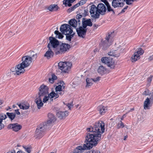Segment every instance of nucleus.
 Instances as JSON below:
<instances>
[{
	"instance_id": "864d4df0",
	"label": "nucleus",
	"mask_w": 153,
	"mask_h": 153,
	"mask_svg": "<svg viewBox=\"0 0 153 153\" xmlns=\"http://www.w3.org/2000/svg\"><path fill=\"white\" fill-rule=\"evenodd\" d=\"M26 151L28 153H30L31 151L30 149L28 147L25 148Z\"/></svg>"
},
{
	"instance_id": "393cba45",
	"label": "nucleus",
	"mask_w": 153,
	"mask_h": 153,
	"mask_svg": "<svg viewBox=\"0 0 153 153\" xmlns=\"http://www.w3.org/2000/svg\"><path fill=\"white\" fill-rule=\"evenodd\" d=\"M68 111H66L64 112L59 111L56 114L57 116L60 119H62L68 115Z\"/></svg>"
},
{
	"instance_id": "0eeeda50",
	"label": "nucleus",
	"mask_w": 153,
	"mask_h": 153,
	"mask_svg": "<svg viewBox=\"0 0 153 153\" xmlns=\"http://www.w3.org/2000/svg\"><path fill=\"white\" fill-rule=\"evenodd\" d=\"M70 48V45L68 44L62 43L59 46L55 53L57 55L61 54L65 52Z\"/></svg>"
},
{
	"instance_id": "680f3d73",
	"label": "nucleus",
	"mask_w": 153,
	"mask_h": 153,
	"mask_svg": "<svg viewBox=\"0 0 153 153\" xmlns=\"http://www.w3.org/2000/svg\"><path fill=\"white\" fill-rule=\"evenodd\" d=\"M127 137H128L126 135V136H125L124 137V140H126V138H127Z\"/></svg>"
},
{
	"instance_id": "9b49d317",
	"label": "nucleus",
	"mask_w": 153,
	"mask_h": 153,
	"mask_svg": "<svg viewBox=\"0 0 153 153\" xmlns=\"http://www.w3.org/2000/svg\"><path fill=\"white\" fill-rule=\"evenodd\" d=\"M19 64H18L15 67L12 68L10 70V74H16L17 75H19L21 73H24L25 72V70L23 69L22 67H20Z\"/></svg>"
},
{
	"instance_id": "f704fd0d",
	"label": "nucleus",
	"mask_w": 153,
	"mask_h": 153,
	"mask_svg": "<svg viewBox=\"0 0 153 153\" xmlns=\"http://www.w3.org/2000/svg\"><path fill=\"white\" fill-rule=\"evenodd\" d=\"M75 0H64L63 3L66 6L70 7L71 6V3L73 2Z\"/></svg>"
},
{
	"instance_id": "7c9ffc66",
	"label": "nucleus",
	"mask_w": 153,
	"mask_h": 153,
	"mask_svg": "<svg viewBox=\"0 0 153 153\" xmlns=\"http://www.w3.org/2000/svg\"><path fill=\"white\" fill-rule=\"evenodd\" d=\"M50 97V102L53 101V98L54 99L58 98L59 97L58 94L54 92H52L49 94Z\"/></svg>"
},
{
	"instance_id": "a18cd8bd",
	"label": "nucleus",
	"mask_w": 153,
	"mask_h": 153,
	"mask_svg": "<svg viewBox=\"0 0 153 153\" xmlns=\"http://www.w3.org/2000/svg\"><path fill=\"white\" fill-rule=\"evenodd\" d=\"M150 93L149 90L148 89H146L142 93V94L146 96L149 95Z\"/></svg>"
},
{
	"instance_id": "a211bd4d",
	"label": "nucleus",
	"mask_w": 153,
	"mask_h": 153,
	"mask_svg": "<svg viewBox=\"0 0 153 153\" xmlns=\"http://www.w3.org/2000/svg\"><path fill=\"white\" fill-rule=\"evenodd\" d=\"M22 127V126L18 123L10 124L8 126V128L12 129L13 131H18L21 129Z\"/></svg>"
},
{
	"instance_id": "69168bd1",
	"label": "nucleus",
	"mask_w": 153,
	"mask_h": 153,
	"mask_svg": "<svg viewBox=\"0 0 153 153\" xmlns=\"http://www.w3.org/2000/svg\"><path fill=\"white\" fill-rule=\"evenodd\" d=\"M78 105H76V108H77V107H78Z\"/></svg>"
},
{
	"instance_id": "a878e982",
	"label": "nucleus",
	"mask_w": 153,
	"mask_h": 153,
	"mask_svg": "<svg viewBox=\"0 0 153 153\" xmlns=\"http://www.w3.org/2000/svg\"><path fill=\"white\" fill-rule=\"evenodd\" d=\"M47 124H46L45 122L41 124L37 128V129H39L44 131L51 127L50 126H47Z\"/></svg>"
},
{
	"instance_id": "aec40b11",
	"label": "nucleus",
	"mask_w": 153,
	"mask_h": 153,
	"mask_svg": "<svg viewBox=\"0 0 153 153\" xmlns=\"http://www.w3.org/2000/svg\"><path fill=\"white\" fill-rule=\"evenodd\" d=\"M46 9L51 12L57 11L59 9L58 6L56 4H51L45 7Z\"/></svg>"
},
{
	"instance_id": "9d476101",
	"label": "nucleus",
	"mask_w": 153,
	"mask_h": 153,
	"mask_svg": "<svg viewBox=\"0 0 153 153\" xmlns=\"http://www.w3.org/2000/svg\"><path fill=\"white\" fill-rule=\"evenodd\" d=\"M144 51L141 48H139L137 51L135 52L131 56V60L133 62H135L136 61L140 59V56L142 55Z\"/></svg>"
},
{
	"instance_id": "f3484780",
	"label": "nucleus",
	"mask_w": 153,
	"mask_h": 153,
	"mask_svg": "<svg viewBox=\"0 0 153 153\" xmlns=\"http://www.w3.org/2000/svg\"><path fill=\"white\" fill-rule=\"evenodd\" d=\"M65 87L64 82L63 81H61L60 82V84L57 86L55 88L56 91L58 94H59L60 95L63 94V91L62 92H60L64 89Z\"/></svg>"
},
{
	"instance_id": "5fc2aeb1",
	"label": "nucleus",
	"mask_w": 153,
	"mask_h": 153,
	"mask_svg": "<svg viewBox=\"0 0 153 153\" xmlns=\"http://www.w3.org/2000/svg\"><path fill=\"white\" fill-rule=\"evenodd\" d=\"M82 17L81 15H77L76 16V18L77 19V21H78V20H79V19L81 18Z\"/></svg>"
},
{
	"instance_id": "423d86ee",
	"label": "nucleus",
	"mask_w": 153,
	"mask_h": 153,
	"mask_svg": "<svg viewBox=\"0 0 153 153\" xmlns=\"http://www.w3.org/2000/svg\"><path fill=\"white\" fill-rule=\"evenodd\" d=\"M101 61L111 69H114L115 67L114 62L111 58L104 57L101 58Z\"/></svg>"
},
{
	"instance_id": "e433bc0d",
	"label": "nucleus",
	"mask_w": 153,
	"mask_h": 153,
	"mask_svg": "<svg viewBox=\"0 0 153 153\" xmlns=\"http://www.w3.org/2000/svg\"><path fill=\"white\" fill-rule=\"evenodd\" d=\"M43 98V102L44 103L46 102L48 100H50V97L49 94H48L45 95L42 97Z\"/></svg>"
},
{
	"instance_id": "412c9836",
	"label": "nucleus",
	"mask_w": 153,
	"mask_h": 153,
	"mask_svg": "<svg viewBox=\"0 0 153 153\" xmlns=\"http://www.w3.org/2000/svg\"><path fill=\"white\" fill-rule=\"evenodd\" d=\"M69 23L71 27L76 28L78 25L79 26L80 25V20L77 21L75 19H71L69 21Z\"/></svg>"
},
{
	"instance_id": "e2e57ef3",
	"label": "nucleus",
	"mask_w": 153,
	"mask_h": 153,
	"mask_svg": "<svg viewBox=\"0 0 153 153\" xmlns=\"http://www.w3.org/2000/svg\"><path fill=\"white\" fill-rule=\"evenodd\" d=\"M3 103V102L2 101L0 100V105H1Z\"/></svg>"
},
{
	"instance_id": "72a5a7b5",
	"label": "nucleus",
	"mask_w": 153,
	"mask_h": 153,
	"mask_svg": "<svg viewBox=\"0 0 153 153\" xmlns=\"http://www.w3.org/2000/svg\"><path fill=\"white\" fill-rule=\"evenodd\" d=\"M108 55L111 56H114L115 57H118L120 56V54L118 52L115 50L113 51H110L108 53Z\"/></svg>"
},
{
	"instance_id": "a19ab883",
	"label": "nucleus",
	"mask_w": 153,
	"mask_h": 153,
	"mask_svg": "<svg viewBox=\"0 0 153 153\" xmlns=\"http://www.w3.org/2000/svg\"><path fill=\"white\" fill-rule=\"evenodd\" d=\"M6 114L9 118L11 120L13 119L15 117V114L13 113L7 112Z\"/></svg>"
},
{
	"instance_id": "5701e85b",
	"label": "nucleus",
	"mask_w": 153,
	"mask_h": 153,
	"mask_svg": "<svg viewBox=\"0 0 153 153\" xmlns=\"http://www.w3.org/2000/svg\"><path fill=\"white\" fill-rule=\"evenodd\" d=\"M35 137L38 139L42 138L44 135L45 131L36 128V131Z\"/></svg>"
},
{
	"instance_id": "f8f14e48",
	"label": "nucleus",
	"mask_w": 153,
	"mask_h": 153,
	"mask_svg": "<svg viewBox=\"0 0 153 153\" xmlns=\"http://www.w3.org/2000/svg\"><path fill=\"white\" fill-rule=\"evenodd\" d=\"M48 86L44 85H42L39 88L38 96L42 97L45 95L48 94Z\"/></svg>"
},
{
	"instance_id": "c756f323",
	"label": "nucleus",
	"mask_w": 153,
	"mask_h": 153,
	"mask_svg": "<svg viewBox=\"0 0 153 153\" xmlns=\"http://www.w3.org/2000/svg\"><path fill=\"white\" fill-rule=\"evenodd\" d=\"M49 50L45 54V56L48 59H49L50 58L53 57L54 53L53 49L51 48H48Z\"/></svg>"
},
{
	"instance_id": "13d9d810",
	"label": "nucleus",
	"mask_w": 153,
	"mask_h": 153,
	"mask_svg": "<svg viewBox=\"0 0 153 153\" xmlns=\"http://www.w3.org/2000/svg\"><path fill=\"white\" fill-rule=\"evenodd\" d=\"M148 59L150 61L152 60L153 59V55L150 56L149 57Z\"/></svg>"
},
{
	"instance_id": "6e6d98bb",
	"label": "nucleus",
	"mask_w": 153,
	"mask_h": 153,
	"mask_svg": "<svg viewBox=\"0 0 153 153\" xmlns=\"http://www.w3.org/2000/svg\"><path fill=\"white\" fill-rule=\"evenodd\" d=\"M128 7V6H127L124 8L121 11V13H123L125 12V10H126Z\"/></svg>"
},
{
	"instance_id": "bf43d9fd",
	"label": "nucleus",
	"mask_w": 153,
	"mask_h": 153,
	"mask_svg": "<svg viewBox=\"0 0 153 153\" xmlns=\"http://www.w3.org/2000/svg\"><path fill=\"white\" fill-rule=\"evenodd\" d=\"M126 115L125 114H124L122 117L121 119V120H123V119L125 117H126Z\"/></svg>"
},
{
	"instance_id": "de8ad7c7",
	"label": "nucleus",
	"mask_w": 153,
	"mask_h": 153,
	"mask_svg": "<svg viewBox=\"0 0 153 153\" xmlns=\"http://www.w3.org/2000/svg\"><path fill=\"white\" fill-rule=\"evenodd\" d=\"M80 5L79 3L77 4H75L74 6L71 7L70 9L71 10V11H72L74 10V9L76 7H78Z\"/></svg>"
},
{
	"instance_id": "58836bf2",
	"label": "nucleus",
	"mask_w": 153,
	"mask_h": 153,
	"mask_svg": "<svg viewBox=\"0 0 153 153\" xmlns=\"http://www.w3.org/2000/svg\"><path fill=\"white\" fill-rule=\"evenodd\" d=\"M105 4L107 7L108 11L109 12L111 11L113 13H115L113 9L111 8L109 3L106 1Z\"/></svg>"
},
{
	"instance_id": "6ab92c4d",
	"label": "nucleus",
	"mask_w": 153,
	"mask_h": 153,
	"mask_svg": "<svg viewBox=\"0 0 153 153\" xmlns=\"http://www.w3.org/2000/svg\"><path fill=\"white\" fill-rule=\"evenodd\" d=\"M110 35H108L106 37V40L103 43V48L104 50L106 49L112 44V41L110 40Z\"/></svg>"
},
{
	"instance_id": "052dcab7",
	"label": "nucleus",
	"mask_w": 153,
	"mask_h": 153,
	"mask_svg": "<svg viewBox=\"0 0 153 153\" xmlns=\"http://www.w3.org/2000/svg\"><path fill=\"white\" fill-rule=\"evenodd\" d=\"M93 27H94V28L95 29H96L97 27L96 26V25L95 24H94L93 25Z\"/></svg>"
},
{
	"instance_id": "774afa93",
	"label": "nucleus",
	"mask_w": 153,
	"mask_h": 153,
	"mask_svg": "<svg viewBox=\"0 0 153 153\" xmlns=\"http://www.w3.org/2000/svg\"><path fill=\"white\" fill-rule=\"evenodd\" d=\"M51 153H54V152H51Z\"/></svg>"
},
{
	"instance_id": "1a4fd4ad",
	"label": "nucleus",
	"mask_w": 153,
	"mask_h": 153,
	"mask_svg": "<svg viewBox=\"0 0 153 153\" xmlns=\"http://www.w3.org/2000/svg\"><path fill=\"white\" fill-rule=\"evenodd\" d=\"M89 12L91 17L98 19L99 18L100 14L98 12L97 8L94 4H92L90 7Z\"/></svg>"
},
{
	"instance_id": "473e14b6",
	"label": "nucleus",
	"mask_w": 153,
	"mask_h": 153,
	"mask_svg": "<svg viewBox=\"0 0 153 153\" xmlns=\"http://www.w3.org/2000/svg\"><path fill=\"white\" fill-rule=\"evenodd\" d=\"M7 117L4 114H0V130L4 127V125L2 123V120L5 119Z\"/></svg>"
},
{
	"instance_id": "c03bdc74",
	"label": "nucleus",
	"mask_w": 153,
	"mask_h": 153,
	"mask_svg": "<svg viewBox=\"0 0 153 153\" xmlns=\"http://www.w3.org/2000/svg\"><path fill=\"white\" fill-rule=\"evenodd\" d=\"M147 98H148L149 100L153 103V92L150 93Z\"/></svg>"
},
{
	"instance_id": "bb28decb",
	"label": "nucleus",
	"mask_w": 153,
	"mask_h": 153,
	"mask_svg": "<svg viewBox=\"0 0 153 153\" xmlns=\"http://www.w3.org/2000/svg\"><path fill=\"white\" fill-rule=\"evenodd\" d=\"M82 26L83 27L86 28L87 26H92V24L91 20L90 19H88L86 20H83L84 19H82Z\"/></svg>"
},
{
	"instance_id": "37998d69",
	"label": "nucleus",
	"mask_w": 153,
	"mask_h": 153,
	"mask_svg": "<svg viewBox=\"0 0 153 153\" xmlns=\"http://www.w3.org/2000/svg\"><path fill=\"white\" fill-rule=\"evenodd\" d=\"M124 127V125L123 123L121 121H120L118 123L117 125V128L118 129L121 128H123Z\"/></svg>"
},
{
	"instance_id": "4be33fe9",
	"label": "nucleus",
	"mask_w": 153,
	"mask_h": 153,
	"mask_svg": "<svg viewBox=\"0 0 153 153\" xmlns=\"http://www.w3.org/2000/svg\"><path fill=\"white\" fill-rule=\"evenodd\" d=\"M153 102L149 100L148 98H146L144 101V108L145 110L149 109L152 106Z\"/></svg>"
},
{
	"instance_id": "0e129e2a",
	"label": "nucleus",
	"mask_w": 153,
	"mask_h": 153,
	"mask_svg": "<svg viewBox=\"0 0 153 153\" xmlns=\"http://www.w3.org/2000/svg\"><path fill=\"white\" fill-rule=\"evenodd\" d=\"M131 110H134V109H133V108H132V109H131V110H130V111H129V112H130L131 111Z\"/></svg>"
},
{
	"instance_id": "603ef678",
	"label": "nucleus",
	"mask_w": 153,
	"mask_h": 153,
	"mask_svg": "<svg viewBox=\"0 0 153 153\" xmlns=\"http://www.w3.org/2000/svg\"><path fill=\"white\" fill-rule=\"evenodd\" d=\"M86 1V0H81L79 3L80 5H82L85 3Z\"/></svg>"
},
{
	"instance_id": "4d7b16f0",
	"label": "nucleus",
	"mask_w": 153,
	"mask_h": 153,
	"mask_svg": "<svg viewBox=\"0 0 153 153\" xmlns=\"http://www.w3.org/2000/svg\"><path fill=\"white\" fill-rule=\"evenodd\" d=\"M15 112L18 115H19L20 114V112L19 111V109L15 110Z\"/></svg>"
},
{
	"instance_id": "79ce46f5",
	"label": "nucleus",
	"mask_w": 153,
	"mask_h": 153,
	"mask_svg": "<svg viewBox=\"0 0 153 153\" xmlns=\"http://www.w3.org/2000/svg\"><path fill=\"white\" fill-rule=\"evenodd\" d=\"M57 79V77L54 74L52 75V77L49 79V82L51 83H53L54 82V80Z\"/></svg>"
},
{
	"instance_id": "338daca9",
	"label": "nucleus",
	"mask_w": 153,
	"mask_h": 153,
	"mask_svg": "<svg viewBox=\"0 0 153 153\" xmlns=\"http://www.w3.org/2000/svg\"><path fill=\"white\" fill-rule=\"evenodd\" d=\"M14 106H15V105H13V107H14Z\"/></svg>"
},
{
	"instance_id": "39448f33",
	"label": "nucleus",
	"mask_w": 153,
	"mask_h": 153,
	"mask_svg": "<svg viewBox=\"0 0 153 153\" xmlns=\"http://www.w3.org/2000/svg\"><path fill=\"white\" fill-rule=\"evenodd\" d=\"M50 42L48 45V48H51L55 53L59 46V42L55 38L50 37L49 38Z\"/></svg>"
},
{
	"instance_id": "dca6fc26",
	"label": "nucleus",
	"mask_w": 153,
	"mask_h": 153,
	"mask_svg": "<svg viewBox=\"0 0 153 153\" xmlns=\"http://www.w3.org/2000/svg\"><path fill=\"white\" fill-rule=\"evenodd\" d=\"M97 7L100 15H103L105 14L106 11V8L104 4L100 3L98 5Z\"/></svg>"
},
{
	"instance_id": "6e6552de",
	"label": "nucleus",
	"mask_w": 153,
	"mask_h": 153,
	"mask_svg": "<svg viewBox=\"0 0 153 153\" xmlns=\"http://www.w3.org/2000/svg\"><path fill=\"white\" fill-rule=\"evenodd\" d=\"M60 30L62 34L65 35H69L73 32L71 26L67 24L62 25Z\"/></svg>"
},
{
	"instance_id": "c85d7f7f",
	"label": "nucleus",
	"mask_w": 153,
	"mask_h": 153,
	"mask_svg": "<svg viewBox=\"0 0 153 153\" xmlns=\"http://www.w3.org/2000/svg\"><path fill=\"white\" fill-rule=\"evenodd\" d=\"M97 109L101 114H104L107 111V108L102 105H100L97 107Z\"/></svg>"
},
{
	"instance_id": "49530a36",
	"label": "nucleus",
	"mask_w": 153,
	"mask_h": 153,
	"mask_svg": "<svg viewBox=\"0 0 153 153\" xmlns=\"http://www.w3.org/2000/svg\"><path fill=\"white\" fill-rule=\"evenodd\" d=\"M101 79V77L99 76H97L96 78L93 79V82H97L99 81Z\"/></svg>"
},
{
	"instance_id": "2f4dec72",
	"label": "nucleus",
	"mask_w": 153,
	"mask_h": 153,
	"mask_svg": "<svg viewBox=\"0 0 153 153\" xmlns=\"http://www.w3.org/2000/svg\"><path fill=\"white\" fill-rule=\"evenodd\" d=\"M98 72L101 74H103L106 72V68L102 66H99L97 69Z\"/></svg>"
},
{
	"instance_id": "7ed1b4c3",
	"label": "nucleus",
	"mask_w": 153,
	"mask_h": 153,
	"mask_svg": "<svg viewBox=\"0 0 153 153\" xmlns=\"http://www.w3.org/2000/svg\"><path fill=\"white\" fill-rule=\"evenodd\" d=\"M36 54L33 55L32 56L28 55L23 56L22 58V62L19 64L20 67H21L23 69H25V68L28 66L32 61L36 59Z\"/></svg>"
},
{
	"instance_id": "c9c22d12",
	"label": "nucleus",
	"mask_w": 153,
	"mask_h": 153,
	"mask_svg": "<svg viewBox=\"0 0 153 153\" xmlns=\"http://www.w3.org/2000/svg\"><path fill=\"white\" fill-rule=\"evenodd\" d=\"M86 82L87 83L86 87H89L92 85L93 84V79L87 78L86 79Z\"/></svg>"
},
{
	"instance_id": "3c124183",
	"label": "nucleus",
	"mask_w": 153,
	"mask_h": 153,
	"mask_svg": "<svg viewBox=\"0 0 153 153\" xmlns=\"http://www.w3.org/2000/svg\"><path fill=\"white\" fill-rule=\"evenodd\" d=\"M153 76H150L147 79V82L148 83H150L152 81V78Z\"/></svg>"
},
{
	"instance_id": "b1692460",
	"label": "nucleus",
	"mask_w": 153,
	"mask_h": 153,
	"mask_svg": "<svg viewBox=\"0 0 153 153\" xmlns=\"http://www.w3.org/2000/svg\"><path fill=\"white\" fill-rule=\"evenodd\" d=\"M42 97H38L36 99L35 101L37 105V108L39 109H40L43 105V101L42 102Z\"/></svg>"
},
{
	"instance_id": "8fccbe9b",
	"label": "nucleus",
	"mask_w": 153,
	"mask_h": 153,
	"mask_svg": "<svg viewBox=\"0 0 153 153\" xmlns=\"http://www.w3.org/2000/svg\"><path fill=\"white\" fill-rule=\"evenodd\" d=\"M66 105L67 106H68V108H69V109H71L72 107H73V105L72 103H68L67 104H66Z\"/></svg>"
},
{
	"instance_id": "f257e3e1",
	"label": "nucleus",
	"mask_w": 153,
	"mask_h": 153,
	"mask_svg": "<svg viewBox=\"0 0 153 153\" xmlns=\"http://www.w3.org/2000/svg\"><path fill=\"white\" fill-rule=\"evenodd\" d=\"M87 131L89 132L87 133L86 137V140L87 141L86 144H88L89 148L91 149L100 140L101 136L94 131L90 130Z\"/></svg>"
},
{
	"instance_id": "f03ea898",
	"label": "nucleus",
	"mask_w": 153,
	"mask_h": 153,
	"mask_svg": "<svg viewBox=\"0 0 153 153\" xmlns=\"http://www.w3.org/2000/svg\"><path fill=\"white\" fill-rule=\"evenodd\" d=\"M105 124L102 121H99L96 122L92 127L87 128V131H94L98 134L101 136L102 134L104 132Z\"/></svg>"
},
{
	"instance_id": "ea45409f",
	"label": "nucleus",
	"mask_w": 153,
	"mask_h": 153,
	"mask_svg": "<svg viewBox=\"0 0 153 153\" xmlns=\"http://www.w3.org/2000/svg\"><path fill=\"white\" fill-rule=\"evenodd\" d=\"M74 33L72 32L71 34L69 35H65L66 36V39L69 41L71 40V39L74 37Z\"/></svg>"
},
{
	"instance_id": "4468645a",
	"label": "nucleus",
	"mask_w": 153,
	"mask_h": 153,
	"mask_svg": "<svg viewBox=\"0 0 153 153\" xmlns=\"http://www.w3.org/2000/svg\"><path fill=\"white\" fill-rule=\"evenodd\" d=\"M88 144H84L83 146H78L74 150L73 153H82L85 150L90 149Z\"/></svg>"
},
{
	"instance_id": "ddd939ff",
	"label": "nucleus",
	"mask_w": 153,
	"mask_h": 153,
	"mask_svg": "<svg viewBox=\"0 0 153 153\" xmlns=\"http://www.w3.org/2000/svg\"><path fill=\"white\" fill-rule=\"evenodd\" d=\"M48 120L45 122L47 124V126L51 127L53 123L56 121V119L55 116L51 113H49L48 114Z\"/></svg>"
},
{
	"instance_id": "2eb2a0df",
	"label": "nucleus",
	"mask_w": 153,
	"mask_h": 153,
	"mask_svg": "<svg viewBox=\"0 0 153 153\" xmlns=\"http://www.w3.org/2000/svg\"><path fill=\"white\" fill-rule=\"evenodd\" d=\"M76 31L79 36L84 38L86 34L87 29L86 28L82 27H79V28H76Z\"/></svg>"
},
{
	"instance_id": "09e8293b",
	"label": "nucleus",
	"mask_w": 153,
	"mask_h": 153,
	"mask_svg": "<svg viewBox=\"0 0 153 153\" xmlns=\"http://www.w3.org/2000/svg\"><path fill=\"white\" fill-rule=\"evenodd\" d=\"M87 153H100V152L97 150H93V151H89Z\"/></svg>"
},
{
	"instance_id": "20e7f679",
	"label": "nucleus",
	"mask_w": 153,
	"mask_h": 153,
	"mask_svg": "<svg viewBox=\"0 0 153 153\" xmlns=\"http://www.w3.org/2000/svg\"><path fill=\"white\" fill-rule=\"evenodd\" d=\"M59 69L64 73H68L72 66V64L70 62H60L58 64Z\"/></svg>"
},
{
	"instance_id": "4c0bfd02",
	"label": "nucleus",
	"mask_w": 153,
	"mask_h": 153,
	"mask_svg": "<svg viewBox=\"0 0 153 153\" xmlns=\"http://www.w3.org/2000/svg\"><path fill=\"white\" fill-rule=\"evenodd\" d=\"M54 33L56 35V37L59 39H61L63 37V35L58 30H56L54 32Z\"/></svg>"
},
{
	"instance_id": "cd10ccee",
	"label": "nucleus",
	"mask_w": 153,
	"mask_h": 153,
	"mask_svg": "<svg viewBox=\"0 0 153 153\" xmlns=\"http://www.w3.org/2000/svg\"><path fill=\"white\" fill-rule=\"evenodd\" d=\"M18 106L20 109L24 110L28 109L30 106V104L27 102H25L18 104Z\"/></svg>"
}]
</instances>
